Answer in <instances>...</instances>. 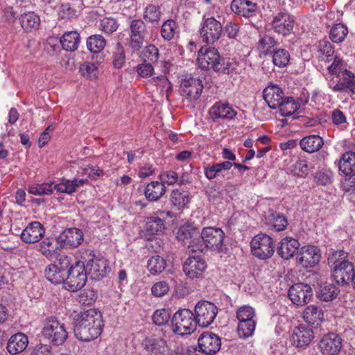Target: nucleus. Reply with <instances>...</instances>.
I'll return each mask as SVG.
<instances>
[{
  "instance_id": "obj_7",
  "label": "nucleus",
  "mask_w": 355,
  "mask_h": 355,
  "mask_svg": "<svg viewBox=\"0 0 355 355\" xmlns=\"http://www.w3.org/2000/svg\"><path fill=\"white\" fill-rule=\"evenodd\" d=\"M223 33L222 24L214 17H203L199 29L202 41L207 44H214Z\"/></svg>"
},
{
  "instance_id": "obj_60",
  "label": "nucleus",
  "mask_w": 355,
  "mask_h": 355,
  "mask_svg": "<svg viewBox=\"0 0 355 355\" xmlns=\"http://www.w3.org/2000/svg\"><path fill=\"white\" fill-rule=\"evenodd\" d=\"M196 234H197V232L194 227L190 225H184L179 228L177 232V238L182 241L191 239L193 240L196 239L194 238Z\"/></svg>"
},
{
  "instance_id": "obj_20",
  "label": "nucleus",
  "mask_w": 355,
  "mask_h": 355,
  "mask_svg": "<svg viewBox=\"0 0 355 355\" xmlns=\"http://www.w3.org/2000/svg\"><path fill=\"white\" fill-rule=\"evenodd\" d=\"M234 166L235 168L239 169L241 173H243L244 171L249 170L250 168L245 165H243L239 163L234 162L232 164L229 161H225L220 163H217L211 166L208 165L205 167V175L208 180H213L218 176L222 175L224 176V172L227 171Z\"/></svg>"
},
{
  "instance_id": "obj_14",
  "label": "nucleus",
  "mask_w": 355,
  "mask_h": 355,
  "mask_svg": "<svg viewBox=\"0 0 355 355\" xmlns=\"http://www.w3.org/2000/svg\"><path fill=\"white\" fill-rule=\"evenodd\" d=\"M198 347L200 352L205 355L215 354L220 349V338L212 332H204L198 338Z\"/></svg>"
},
{
  "instance_id": "obj_30",
  "label": "nucleus",
  "mask_w": 355,
  "mask_h": 355,
  "mask_svg": "<svg viewBox=\"0 0 355 355\" xmlns=\"http://www.w3.org/2000/svg\"><path fill=\"white\" fill-rule=\"evenodd\" d=\"M28 345V338L24 333H17L10 336L7 343V350L15 355L24 352Z\"/></svg>"
},
{
  "instance_id": "obj_39",
  "label": "nucleus",
  "mask_w": 355,
  "mask_h": 355,
  "mask_svg": "<svg viewBox=\"0 0 355 355\" xmlns=\"http://www.w3.org/2000/svg\"><path fill=\"white\" fill-rule=\"evenodd\" d=\"M170 200L178 209H182L190 202L189 192L182 189H175L171 193Z\"/></svg>"
},
{
  "instance_id": "obj_25",
  "label": "nucleus",
  "mask_w": 355,
  "mask_h": 355,
  "mask_svg": "<svg viewBox=\"0 0 355 355\" xmlns=\"http://www.w3.org/2000/svg\"><path fill=\"white\" fill-rule=\"evenodd\" d=\"M265 224L276 232L284 231L288 226L287 218L282 213L269 209L264 214Z\"/></svg>"
},
{
  "instance_id": "obj_18",
  "label": "nucleus",
  "mask_w": 355,
  "mask_h": 355,
  "mask_svg": "<svg viewBox=\"0 0 355 355\" xmlns=\"http://www.w3.org/2000/svg\"><path fill=\"white\" fill-rule=\"evenodd\" d=\"M318 348L323 355H336L342 348V339L338 334H328L320 339Z\"/></svg>"
},
{
  "instance_id": "obj_5",
  "label": "nucleus",
  "mask_w": 355,
  "mask_h": 355,
  "mask_svg": "<svg viewBox=\"0 0 355 355\" xmlns=\"http://www.w3.org/2000/svg\"><path fill=\"white\" fill-rule=\"evenodd\" d=\"M254 310L249 306L240 307L236 311V318L239 322L237 327L240 338H246L253 335L257 322Z\"/></svg>"
},
{
  "instance_id": "obj_41",
  "label": "nucleus",
  "mask_w": 355,
  "mask_h": 355,
  "mask_svg": "<svg viewBox=\"0 0 355 355\" xmlns=\"http://www.w3.org/2000/svg\"><path fill=\"white\" fill-rule=\"evenodd\" d=\"M178 83L181 87H201V89H211V85L207 82L204 83L200 78H195L191 74H183L178 78Z\"/></svg>"
},
{
  "instance_id": "obj_57",
  "label": "nucleus",
  "mask_w": 355,
  "mask_h": 355,
  "mask_svg": "<svg viewBox=\"0 0 355 355\" xmlns=\"http://www.w3.org/2000/svg\"><path fill=\"white\" fill-rule=\"evenodd\" d=\"M118 27V22L112 17H104L100 21L99 28L107 34H110L116 31Z\"/></svg>"
},
{
  "instance_id": "obj_31",
  "label": "nucleus",
  "mask_w": 355,
  "mask_h": 355,
  "mask_svg": "<svg viewBox=\"0 0 355 355\" xmlns=\"http://www.w3.org/2000/svg\"><path fill=\"white\" fill-rule=\"evenodd\" d=\"M339 171L346 176H352V183L355 178V153L348 151L345 153L340 157L338 162Z\"/></svg>"
},
{
  "instance_id": "obj_36",
  "label": "nucleus",
  "mask_w": 355,
  "mask_h": 355,
  "mask_svg": "<svg viewBox=\"0 0 355 355\" xmlns=\"http://www.w3.org/2000/svg\"><path fill=\"white\" fill-rule=\"evenodd\" d=\"M323 144V139L316 135L304 137L300 141L301 148L309 153L318 151L322 147Z\"/></svg>"
},
{
  "instance_id": "obj_56",
  "label": "nucleus",
  "mask_w": 355,
  "mask_h": 355,
  "mask_svg": "<svg viewBox=\"0 0 355 355\" xmlns=\"http://www.w3.org/2000/svg\"><path fill=\"white\" fill-rule=\"evenodd\" d=\"M239 64L233 60L227 61L223 60L217 72L223 74L236 73L239 72Z\"/></svg>"
},
{
  "instance_id": "obj_62",
  "label": "nucleus",
  "mask_w": 355,
  "mask_h": 355,
  "mask_svg": "<svg viewBox=\"0 0 355 355\" xmlns=\"http://www.w3.org/2000/svg\"><path fill=\"white\" fill-rule=\"evenodd\" d=\"M159 50L153 44L146 46L142 52V57L144 60H147L150 62H156L159 59Z\"/></svg>"
},
{
  "instance_id": "obj_10",
  "label": "nucleus",
  "mask_w": 355,
  "mask_h": 355,
  "mask_svg": "<svg viewBox=\"0 0 355 355\" xmlns=\"http://www.w3.org/2000/svg\"><path fill=\"white\" fill-rule=\"evenodd\" d=\"M218 313L216 306L208 301L199 302L195 307V319L196 324L202 327L210 325Z\"/></svg>"
},
{
  "instance_id": "obj_47",
  "label": "nucleus",
  "mask_w": 355,
  "mask_h": 355,
  "mask_svg": "<svg viewBox=\"0 0 355 355\" xmlns=\"http://www.w3.org/2000/svg\"><path fill=\"white\" fill-rule=\"evenodd\" d=\"M106 44L105 38L101 35H93L87 40V49L94 53L102 51Z\"/></svg>"
},
{
  "instance_id": "obj_27",
  "label": "nucleus",
  "mask_w": 355,
  "mask_h": 355,
  "mask_svg": "<svg viewBox=\"0 0 355 355\" xmlns=\"http://www.w3.org/2000/svg\"><path fill=\"white\" fill-rule=\"evenodd\" d=\"M300 246L297 239L286 236L279 242L277 252L282 259L288 260L298 252Z\"/></svg>"
},
{
  "instance_id": "obj_13",
  "label": "nucleus",
  "mask_w": 355,
  "mask_h": 355,
  "mask_svg": "<svg viewBox=\"0 0 355 355\" xmlns=\"http://www.w3.org/2000/svg\"><path fill=\"white\" fill-rule=\"evenodd\" d=\"M207 268L205 260L199 256H190L184 263L183 270L190 279H198L203 276Z\"/></svg>"
},
{
  "instance_id": "obj_6",
  "label": "nucleus",
  "mask_w": 355,
  "mask_h": 355,
  "mask_svg": "<svg viewBox=\"0 0 355 355\" xmlns=\"http://www.w3.org/2000/svg\"><path fill=\"white\" fill-rule=\"evenodd\" d=\"M172 324L173 331L183 336L192 333L197 324L193 313L188 309H183L175 313Z\"/></svg>"
},
{
  "instance_id": "obj_59",
  "label": "nucleus",
  "mask_w": 355,
  "mask_h": 355,
  "mask_svg": "<svg viewBox=\"0 0 355 355\" xmlns=\"http://www.w3.org/2000/svg\"><path fill=\"white\" fill-rule=\"evenodd\" d=\"M170 318L171 315L168 311L165 309L155 311L152 317L153 322L158 326L166 324Z\"/></svg>"
},
{
  "instance_id": "obj_4",
  "label": "nucleus",
  "mask_w": 355,
  "mask_h": 355,
  "mask_svg": "<svg viewBox=\"0 0 355 355\" xmlns=\"http://www.w3.org/2000/svg\"><path fill=\"white\" fill-rule=\"evenodd\" d=\"M87 275L85 262L76 261L67 272L64 282L66 288L71 292L81 289L87 282Z\"/></svg>"
},
{
  "instance_id": "obj_23",
  "label": "nucleus",
  "mask_w": 355,
  "mask_h": 355,
  "mask_svg": "<svg viewBox=\"0 0 355 355\" xmlns=\"http://www.w3.org/2000/svg\"><path fill=\"white\" fill-rule=\"evenodd\" d=\"M231 9L235 13L245 18L252 19L259 15L257 3L249 0H233Z\"/></svg>"
},
{
  "instance_id": "obj_55",
  "label": "nucleus",
  "mask_w": 355,
  "mask_h": 355,
  "mask_svg": "<svg viewBox=\"0 0 355 355\" xmlns=\"http://www.w3.org/2000/svg\"><path fill=\"white\" fill-rule=\"evenodd\" d=\"M97 299V295L94 290L87 289L81 291L76 300L81 305L90 306Z\"/></svg>"
},
{
  "instance_id": "obj_54",
  "label": "nucleus",
  "mask_w": 355,
  "mask_h": 355,
  "mask_svg": "<svg viewBox=\"0 0 355 355\" xmlns=\"http://www.w3.org/2000/svg\"><path fill=\"white\" fill-rule=\"evenodd\" d=\"M28 192L35 196L50 195L53 192V183L33 184L29 187Z\"/></svg>"
},
{
  "instance_id": "obj_38",
  "label": "nucleus",
  "mask_w": 355,
  "mask_h": 355,
  "mask_svg": "<svg viewBox=\"0 0 355 355\" xmlns=\"http://www.w3.org/2000/svg\"><path fill=\"white\" fill-rule=\"evenodd\" d=\"M62 47L67 51H76L80 43V35L77 31L66 32L60 38Z\"/></svg>"
},
{
  "instance_id": "obj_16",
  "label": "nucleus",
  "mask_w": 355,
  "mask_h": 355,
  "mask_svg": "<svg viewBox=\"0 0 355 355\" xmlns=\"http://www.w3.org/2000/svg\"><path fill=\"white\" fill-rule=\"evenodd\" d=\"M55 239L62 247L75 248L83 241V232L76 227L67 228Z\"/></svg>"
},
{
  "instance_id": "obj_29",
  "label": "nucleus",
  "mask_w": 355,
  "mask_h": 355,
  "mask_svg": "<svg viewBox=\"0 0 355 355\" xmlns=\"http://www.w3.org/2000/svg\"><path fill=\"white\" fill-rule=\"evenodd\" d=\"M143 345L148 355H167L166 343L161 338H146L143 341Z\"/></svg>"
},
{
  "instance_id": "obj_58",
  "label": "nucleus",
  "mask_w": 355,
  "mask_h": 355,
  "mask_svg": "<svg viewBox=\"0 0 355 355\" xmlns=\"http://www.w3.org/2000/svg\"><path fill=\"white\" fill-rule=\"evenodd\" d=\"M147 37L139 35H132L128 34L127 38L128 46L132 50V52H137L143 47L144 42Z\"/></svg>"
},
{
  "instance_id": "obj_45",
  "label": "nucleus",
  "mask_w": 355,
  "mask_h": 355,
  "mask_svg": "<svg viewBox=\"0 0 355 355\" xmlns=\"http://www.w3.org/2000/svg\"><path fill=\"white\" fill-rule=\"evenodd\" d=\"M279 108L282 116H291L299 110L300 104L293 97H286Z\"/></svg>"
},
{
  "instance_id": "obj_11",
  "label": "nucleus",
  "mask_w": 355,
  "mask_h": 355,
  "mask_svg": "<svg viewBox=\"0 0 355 355\" xmlns=\"http://www.w3.org/2000/svg\"><path fill=\"white\" fill-rule=\"evenodd\" d=\"M221 62L218 50L214 47L201 48L198 51L197 64L202 69H212L217 71Z\"/></svg>"
},
{
  "instance_id": "obj_1",
  "label": "nucleus",
  "mask_w": 355,
  "mask_h": 355,
  "mask_svg": "<svg viewBox=\"0 0 355 355\" xmlns=\"http://www.w3.org/2000/svg\"><path fill=\"white\" fill-rule=\"evenodd\" d=\"M71 318L74 335L78 340L89 342L102 333L104 322L101 313L96 309L74 311Z\"/></svg>"
},
{
  "instance_id": "obj_53",
  "label": "nucleus",
  "mask_w": 355,
  "mask_h": 355,
  "mask_svg": "<svg viewBox=\"0 0 355 355\" xmlns=\"http://www.w3.org/2000/svg\"><path fill=\"white\" fill-rule=\"evenodd\" d=\"M125 60V53L123 45L117 43L112 55V63L116 69H121Z\"/></svg>"
},
{
  "instance_id": "obj_35",
  "label": "nucleus",
  "mask_w": 355,
  "mask_h": 355,
  "mask_svg": "<svg viewBox=\"0 0 355 355\" xmlns=\"http://www.w3.org/2000/svg\"><path fill=\"white\" fill-rule=\"evenodd\" d=\"M166 188L159 181H153L146 186L144 195L149 201H157L166 193Z\"/></svg>"
},
{
  "instance_id": "obj_52",
  "label": "nucleus",
  "mask_w": 355,
  "mask_h": 355,
  "mask_svg": "<svg viewBox=\"0 0 355 355\" xmlns=\"http://www.w3.org/2000/svg\"><path fill=\"white\" fill-rule=\"evenodd\" d=\"M160 8L158 6L149 4L145 8L144 18L146 21L155 23L158 22L161 17Z\"/></svg>"
},
{
  "instance_id": "obj_46",
  "label": "nucleus",
  "mask_w": 355,
  "mask_h": 355,
  "mask_svg": "<svg viewBox=\"0 0 355 355\" xmlns=\"http://www.w3.org/2000/svg\"><path fill=\"white\" fill-rule=\"evenodd\" d=\"M58 247L53 238L46 237L37 245V250L45 257H52Z\"/></svg>"
},
{
  "instance_id": "obj_12",
  "label": "nucleus",
  "mask_w": 355,
  "mask_h": 355,
  "mask_svg": "<svg viewBox=\"0 0 355 355\" xmlns=\"http://www.w3.org/2000/svg\"><path fill=\"white\" fill-rule=\"evenodd\" d=\"M288 295L294 304L304 306L312 298L313 290L307 284L297 283L290 287Z\"/></svg>"
},
{
  "instance_id": "obj_64",
  "label": "nucleus",
  "mask_w": 355,
  "mask_h": 355,
  "mask_svg": "<svg viewBox=\"0 0 355 355\" xmlns=\"http://www.w3.org/2000/svg\"><path fill=\"white\" fill-rule=\"evenodd\" d=\"M344 66V60L341 58L336 56L332 64L328 67L329 74L331 76L335 75V76L340 75L345 69H343Z\"/></svg>"
},
{
  "instance_id": "obj_32",
  "label": "nucleus",
  "mask_w": 355,
  "mask_h": 355,
  "mask_svg": "<svg viewBox=\"0 0 355 355\" xmlns=\"http://www.w3.org/2000/svg\"><path fill=\"white\" fill-rule=\"evenodd\" d=\"M21 28L26 33H31L39 28L41 20L40 16L33 11L21 13L19 17Z\"/></svg>"
},
{
  "instance_id": "obj_51",
  "label": "nucleus",
  "mask_w": 355,
  "mask_h": 355,
  "mask_svg": "<svg viewBox=\"0 0 355 355\" xmlns=\"http://www.w3.org/2000/svg\"><path fill=\"white\" fill-rule=\"evenodd\" d=\"M177 28L176 22L173 19H168L162 26L161 35L164 40L170 41L174 38Z\"/></svg>"
},
{
  "instance_id": "obj_9",
  "label": "nucleus",
  "mask_w": 355,
  "mask_h": 355,
  "mask_svg": "<svg viewBox=\"0 0 355 355\" xmlns=\"http://www.w3.org/2000/svg\"><path fill=\"white\" fill-rule=\"evenodd\" d=\"M275 245L273 239L267 234L256 235L251 241V250L254 256L260 259H267L275 252Z\"/></svg>"
},
{
  "instance_id": "obj_21",
  "label": "nucleus",
  "mask_w": 355,
  "mask_h": 355,
  "mask_svg": "<svg viewBox=\"0 0 355 355\" xmlns=\"http://www.w3.org/2000/svg\"><path fill=\"white\" fill-rule=\"evenodd\" d=\"M173 214L169 211L158 210L154 216L147 218L146 229L149 234H157L165 228L164 220L166 218H172Z\"/></svg>"
},
{
  "instance_id": "obj_28",
  "label": "nucleus",
  "mask_w": 355,
  "mask_h": 355,
  "mask_svg": "<svg viewBox=\"0 0 355 355\" xmlns=\"http://www.w3.org/2000/svg\"><path fill=\"white\" fill-rule=\"evenodd\" d=\"M302 318L306 323L317 328L324 321V313L320 306L309 305L304 310Z\"/></svg>"
},
{
  "instance_id": "obj_34",
  "label": "nucleus",
  "mask_w": 355,
  "mask_h": 355,
  "mask_svg": "<svg viewBox=\"0 0 355 355\" xmlns=\"http://www.w3.org/2000/svg\"><path fill=\"white\" fill-rule=\"evenodd\" d=\"M209 114L214 121L219 119H232L236 114L232 107L222 102L216 103L209 110Z\"/></svg>"
},
{
  "instance_id": "obj_15",
  "label": "nucleus",
  "mask_w": 355,
  "mask_h": 355,
  "mask_svg": "<svg viewBox=\"0 0 355 355\" xmlns=\"http://www.w3.org/2000/svg\"><path fill=\"white\" fill-rule=\"evenodd\" d=\"M85 267L88 275L94 280H100L105 277L111 270L107 259L96 258L94 255L87 261Z\"/></svg>"
},
{
  "instance_id": "obj_2",
  "label": "nucleus",
  "mask_w": 355,
  "mask_h": 355,
  "mask_svg": "<svg viewBox=\"0 0 355 355\" xmlns=\"http://www.w3.org/2000/svg\"><path fill=\"white\" fill-rule=\"evenodd\" d=\"M328 264L331 268L332 276L335 281L341 285L352 283L355 288V266L349 260L348 252L336 250L329 254Z\"/></svg>"
},
{
  "instance_id": "obj_19",
  "label": "nucleus",
  "mask_w": 355,
  "mask_h": 355,
  "mask_svg": "<svg viewBox=\"0 0 355 355\" xmlns=\"http://www.w3.org/2000/svg\"><path fill=\"white\" fill-rule=\"evenodd\" d=\"M320 250L318 248L307 245L301 248L297 259L302 267L308 268L315 266L320 262Z\"/></svg>"
},
{
  "instance_id": "obj_3",
  "label": "nucleus",
  "mask_w": 355,
  "mask_h": 355,
  "mask_svg": "<svg viewBox=\"0 0 355 355\" xmlns=\"http://www.w3.org/2000/svg\"><path fill=\"white\" fill-rule=\"evenodd\" d=\"M225 234L220 228L207 227L202 229L200 236L191 241L189 248L192 252L206 253L210 249L217 252H223Z\"/></svg>"
},
{
  "instance_id": "obj_33",
  "label": "nucleus",
  "mask_w": 355,
  "mask_h": 355,
  "mask_svg": "<svg viewBox=\"0 0 355 355\" xmlns=\"http://www.w3.org/2000/svg\"><path fill=\"white\" fill-rule=\"evenodd\" d=\"M340 291L334 284L322 282L315 290L316 297L321 302H331L336 298Z\"/></svg>"
},
{
  "instance_id": "obj_48",
  "label": "nucleus",
  "mask_w": 355,
  "mask_h": 355,
  "mask_svg": "<svg viewBox=\"0 0 355 355\" xmlns=\"http://www.w3.org/2000/svg\"><path fill=\"white\" fill-rule=\"evenodd\" d=\"M272 62L279 67H286L290 60V53L284 49H273Z\"/></svg>"
},
{
  "instance_id": "obj_17",
  "label": "nucleus",
  "mask_w": 355,
  "mask_h": 355,
  "mask_svg": "<svg viewBox=\"0 0 355 355\" xmlns=\"http://www.w3.org/2000/svg\"><path fill=\"white\" fill-rule=\"evenodd\" d=\"M313 338V330L306 325L300 324L294 328L291 336V341L296 348L305 349Z\"/></svg>"
},
{
  "instance_id": "obj_63",
  "label": "nucleus",
  "mask_w": 355,
  "mask_h": 355,
  "mask_svg": "<svg viewBox=\"0 0 355 355\" xmlns=\"http://www.w3.org/2000/svg\"><path fill=\"white\" fill-rule=\"evenodd\" d=\"M169 291V285L166 281L155 283L151 287V293L155 297H161Z\"/></svg>"
},
{
  "instance_id": "obj_24",
  "label": "nucleus",
  "mask_w": 355,
  "mask_h": 355,
  "mask_svg": "<svg viewBox=\"0 0 355 355\" xmlns=\"http://www.w3.org/2000/svg\"><path fill=\"white\" fill-rule=\"evenodd\" d=\"M191 175L188 172H182L179 173L173 170L163 171L159 175V179L165 186H172L175 184L178 185H186L191 182Z\"/></svg>"
},
{
  "instance_id": "obj_49",
  "label": "nucleus",
  "mask_w": 355,
  "mask_h": 355,
  "mask_svg": "<svg viewBox=\"0 0 355 355\" xmlns=\"http://www.w3.org/2000/svg\"><path fill=\"white\" fill-rule=\"evenodd\" d=\"M130 32L128 34L132 35H139L147 37L148 32L147 26L144 21L141 19H133L130 23Z\"/></svg>"
},
{
  "instance_id": "obj_37",
  "label": "nucleus",
  "mask_w": 355,
  "mask_h": 355,
  "mask_svg": "<svg viewBox=\"0 0 355 355\" xmlns=\"http://www.w3.org/2000/svg\"><path fill=\"white\" fill-rule=\"evenodd\" d=\"M336 81L337 84L334 86L333 89H355V75L354 73L344 69L343 72L336 76ZM334 77L332 78V80Z\"/></svg>"
},
{
  "instance_id": "obj_50",
  "label": "nucleus",
  "mask_w": 355,
  "mask_h": 355,
  "mask_svg": "<svg viewBox=\"0 0 355 355\" xmlns=\"http://www.w3.org/2000/svg\"><path fill=\"white\" fill-rule=\"evenodd\" d=\"M277 42L274 37L269 35H264L262 37L258 42L259 50L264 55H267L272 53V49L277 45Z\"/></svg>"
},
{
  "instance_id": "obj_40",
  "label": "nucleus",
  "mask_w": 355,
  "mask_h": 355,
  "mask_svg": "<svg viewBox=\"0 0 355 355\" xmlns=\"http://www.w3.org/2000/svg\"><path fill=\"white\" fill-rule=\"evenodd\" d=\"M263 98L272 109L279 107L285 98L283 90H263Z\"/></svg>"
},
{
  "instance_id": "obj_44",
  "label": "nucleus",
  "mask_w": 355,
  "mask_h": 355,
  "mask_svg": "<svg viewBox=\"0 0 355 355\" xmlns=\"http://www.w3.org/2000/svg\"><path fill=\"white\" fill-rule=\"evenodd\" d=\"M348 34V28L346 25L339 23L334 24L330 30L329 37L334 43H341Z\"/></svg>"
},
{
  "instance_id": "obj_42",
  "label": "nucleus",
  "mask_w": 355,
  "mask_h": 355,
  "mask_svg": "<svg viewBox=\"0 0 355 355\" xmlns=\"http://www.w3.org/2000/svg\"><path fill=\"white\" fill-rule=\"evenodd\" d=\"M166 266V260L159 254L151 256L147 261V269L153 275L162 273Z\"/></svg>"
},
{
  "instance_id": "obj_26",
  "label": "nucleus",
  "mask_w": 355,
  "mask_h": 355,
  "mask_svg": "<svg viewBox=\"0 0 355 355\" xmlns=\"http://www.w3.org/2000/svg\"><path fill=\"white\" fill-rule=\"evenodd\" d=\"M45 229L37 221L30 223L21 234V240L26 243H35L43 238Z\"/></svg>"
},
{
  "instance_id": "obj_22",
  "label": "nucleus",
  "mask_w": 355,
  "mask_h": 355,
  "mask_svg": "<svg viewBox=\"0 0 355 355\" xmlns=\"http://www.w3.org/2000/svg\"><path fill=\"white\" fill-rule=\"evenodd\" d=\"M271 26L277 34L287 36L293 31L294 20L289 14L279 12L274 16L271 21Z\"/></svg>"
},
{
  "instance_id": "obj_43",
  "label": "nucleus",
  "mask_w": 355,
  "mask_h": 355,
  "mask_svg": "<svg viewBox=\"0 0 355 355\" xmlns=\"http://www.w3.org/2000/svg\"><path fill=\"white\" fill-rule=\"evenodd\" d=\"M44 274L46 278L52 284H64L67 272L60 270L54 264L49 265L44 270Z\"/></svg>"
},
{
  "instance_id": "obj_8",
  "label": "nucleus",
  "mask_w": 355,
  "mask_h": 355,
  "mask_svg": "<svg viewBox=\"0 0 355 355\" xmlns=\"http://www.w3.org/2000/svg\"><path fill=\"white\" fill-rule=\"evenodd\" d=\"M42 334L55 345L63 344L68 337L64 324L55 318H50L46 321L42 329Z\"/></svg>"
},
{
  "instance_id": "obj_61",
  "label": "nucleus",
  "mask_w": 355,
  "mask_h": 355,
  "mask_svg": "<svg viewBox=\"0 0 355 355\" xmlns=\"http://www.w3.org/2000/svg\"><path fill=\"white\" fill-rule=\"evenodd\" d=\"M79 70L82 76L90 79L96 78L98 74L96 66L89 62L82 64Z\"/></svg>"
}]
</instances>
